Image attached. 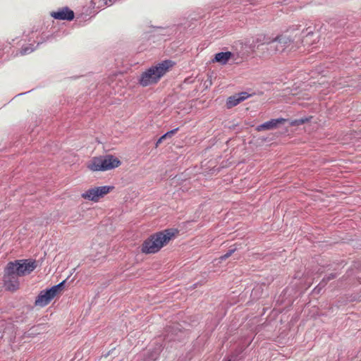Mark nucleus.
I'll use <instances>...</instances> for the list:
<instances>
[{"label": "nucleus", "instance_id": "f257e3e1", "mask_svg": "<svg viewBox=\"0 0 361 361\" xmlns=\"http://www.w3.org/2000/svg\"><path fill=\"white\" fill-rule=\"evenodd\" d=\"M172 66V62L168 60L152 66L142 73L138 79L139 84L142 87L157 84Z\"/></svg>", "mask_w": 361, "mask_h": 361}, {"label": "nucleus", "instance_id": "f03ea898", "mask_svg": "<svg viewBox=\"0 0 361 361\" xmlns=\"http://www.w3.org/2000/svg\"><path fill=\"white\" fill-rule=\"evenodd\" d=\"M174 234L175 233L172 230L166 229L150 235L143 242L141 248L142 252L145 254L157 252L169 243L174 236Z\"/></svg>", "mask_w": 361, "mask_h": 361}, {"label": "nucleus", "instance_id": "7ed1b4c3", "mask_svg": "<svg viewBox=\"0 0 361 361\" xmlns=\"http://www.w3.org/2000/svg\"><path fill=\"white\" fill-rule=\"evenodd\" d=\"M121 164L119 159L113 155L94 157L89 163L88 168L93 171H108L118 167Z\"/></svg>", "mask_w": 361, "mask_h": 361}, {"label": "nucleus", "instance_id": "20e7f679", "mask_svg": "<svg viewBox=\"0 0 361 361\" xmlns=\"http://www.w3.org/2000/svg\"><path fill=\"white\" fill-rule=\"evenodd\" d=\"M64 283L65 281L52 286L49 289L42 290L37 297L35 305L39 307L47 305L62 290Z\"/></svg>", "mask_w": 361, "mask_h": 361}, {"label": "nucleus", "instance_id": "39448f33", "mask_svg": "<svg viewBox=\"0 0 361 361\" xmlns=\"http://www.w3.org/2000/svg\"><path fill=\"white\" fill-rule=\"evenodd\" d=\"M20 276L13 270V264H8L5 268L4 276V283L6 289L10 291L16 290L19 288L18 279Z\"/></svg>", "mask_w": 361, "mask_h": 361}, {"label": "nucleus", "instance_id": "423d86ee", "mask_svg": "<svg viewBox=\"0 0 361 361\" xmlns=\"http://www.w3.org/2000/svg\"><path fill=\"white\" fill-rule=\"evenodd\" d=\"M8 264H13V270L21 276L30 274L37 267L36 261L30 259H18Z\"/></svg>", "mask_w": 361, "mask_h": 361}, {"label": "nucleus", "instance_id": "0eeeda50", "mask_svg": "<svg viewBox=\"0 0 361 361\" xmlns=\"http://www.w3.org/2000/svg\"><path fill=\"white\" fill-rule=\"evenodd\" d=\"M113 188L112 186L106 185L92 188L82 193L81 197L85 200L97 202L100 198L110 192Z\"/></svg>", "mask_w": 361, "mask_h": 361}, {"label": "nucleus", "instance_id": "6e6552de", "mask_svg": "<svg viewBox=\"0 0 361 361\" xmlns=\"http://www.w3.org/2000/svg\"><path fill=\"white\" fill-rule=\"evenodd\" d=\"M263 44H267V50L270 54H281L285 51V48L283 47L281 44L279 42V36L273 39L271 41H264Z\"/></svg>", "mask_w": 361, "mask_h": 361}, {"label": "nucleus", "instance_id": "1a4fd4ad", "mask_svg": "<svg viewBox=\"0 0 361 361\" xmlns=\"http://www.w3.org/2000/svg\"><path fill=\"white\" fill-rule=\"evenodd\" d=\"M51 16L59 20H72L74 18V13L68 7H63L57 11L52 12Z\"/></svg>", "mask_w": 361, "mask_h": 361}, {"label": "nucleus", "instance_id": "9d476101", "mask_svg": "<svg viewBox=\"0 0 361 361\" xmlns=\"http://www.w3.org/2000/svg\"><path fill=\"white\" fill-rule=\"evenodd\" d=\"M249 97H250V94L246 92H243L239 94L233 95L228 98V100L226 102V106L228 109H231V108L238 105V104H240V102H242L243 101H244Z\"/></svg>", "mask_w": 361, "mask_h": 361}, {"label": "nucleus", "instance_id": "9b49d317", "mask_svg": "<svg viewBox=\"0 0 361 361\" xmlns=\"http://www.w3.org/2000/svg\"><path fill=\"white\" fill-rule=\"evenodd\" d=\"M279 42L282 44L281 46L285 48V51L294 50L297 45L294 39L288 34H283L279 36Z\"/></svg>", "mask_w": 361, "mask_h": 361}, {"label": "nucleus", "instance_id": "f8f14e48", "mask_svg": "<svg viewBox=\"0 0 361 361\" xmlns=\"http://www.w3.org/2000/svg\"><path fill=\"white\" fill-rule=\"evenodd\" d=\"M285 119L283 118H276V119H271L269 121H267L259 126H258L256 128V130L257 131H262L265 130H271L274 129L277 127L279 124L283 123L285 122Z\"/></svg>", "mask_w": 361, "mask_h": 361}, {"label": "nucleus", "instance_id": "ddd939ff", "mask_svg": "<svg viewBox=\"0 0 361 361\" xmlns=\"http://www.w3.org/2000/svg\"><path fill=\"white\" fill-rule=\"evenodd\" d=\"M233 56L231 51L219 52L215 54L214 61L222 65H225Z\"/></svg>", "mask_w": 361, "mask_h": 361}, {"label": "nucleus", "instance_id": "4468645a", "mask_svg": "<svg viewBox=\"0 0 361 361\" xmlns=\"http://www.w3.org/2000/svg\"><path fill=\"white\" fill-rule=\"evenodd\" d=\"M34 50H35V48L31 47V45L26 46V47H23L20 49V54H21V55L28 54L31 53L32 51H33Z\"/></svg>", "mask_w": 361, "mask_h": 361}, {"label": "nucleus", "instance_id": "2eb2a0df", "mask_svg": "<svg viewBox=\"0 0 361 361\" xmlns=\"http://www.w3.org/2000/svg\"><path fill=\"white\" fill-rule=\"evenodd\" d=\"M235 250H236V248L230 249L226 254H224L220 257V258H219L220 260L221 261L226 260L229 257H231L232 255V254L234 253V252Z\"/></svg>", "mask_w": 361, "mask_h": 361}, {"label": "nucleus", "instance_id": "dca6fc26", "mask_svg": "<svg viewBox=\"0 0 361 361\" xmlns=\"http://www.w3.org/2000/svg\"><path fill=\"white\" fill-rule=\"evenodd\" d=\"M178 128H175L173 130H171L167 133H166L165 134H164L162 135V138H165V139H167V138H169V137H171L177 131H178Z\"/></svg>", "mask_w": 361, "mask_h": 361}, {"label": "nucleus", "instance_id": "f3484780", "mask_svg": "<svg viewBox=\"0 0 361 361\" xmlns=\"http://www.w3.org/2000/svg\"><path fill=\"white\" fill-rule=\"evenodd\" d=\"M312 35V32L310 31L309 32L307 35L305 36V39H302V42L304 44V45L309 44V38Z\"/></svg>", "mask_w": 361, "mask_h": 361}, {"label": "nucleus", "instance_id": "a211bd4d", "mask_svg": "<svg viewBox=\"0 0 361 361\" xmlns=\"http://www.w3.org/2000/svg\"><path fill=\"white\" fill-rule=\"evenodd\" d=\"M334 278H336V274H331L329 276H328L326 277V281H330V280H331V279H334Z\"/></svg>", "mask_w": 361, "mask_h": 361}, {"label": "nucleus", "instance_id": "6ab92c4d", "mask_svg": "<svg viewBox=\"0 0 361 361\" xmlns=\"http://www.w3.org/2000/svg\"><path fill=\"white\" fill-rule=\"evenodd\" d=\"M164 140H166L165 138H162V136L157 140V143H156V146L157 147L160 143H161V142Z\"/></svg>", "mask_w": 361, "mask_h": 361}]
</instances>
